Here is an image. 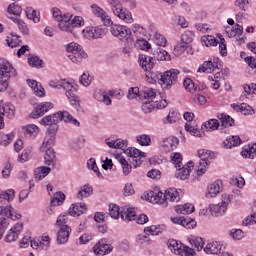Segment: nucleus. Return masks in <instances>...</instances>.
Segmentation results:
<instances>
[{
    "label": "nucleus",
    "mask_w": 256,
    "mask_h": 256,
    "mask_svg": "<svg viewBox=\"0 0 256 256\" xmlns=\"http://www.w3.org/2000/svg\"><path fill=\"white\" fill-rule=\"evenodd\" d=\"M49 86L53 89H65L66 97L72 103L73 107H75V109H79V98L75 94L77 90L71 83L66 80H51L49 82Z\"/></svg>",
    "instance_id": "nucleus-1"
},
{
    "label": "nucleus",
    "mask_w": 256,
    "mask_h": 256,
    "mask_svg": "<svg viewBox=\"0 0 256 256\" xmlns=\"http://www.w3.org/2000/svg\"><path fill=\"white\" fill-rule=\"evenodd\" d=\"M11 77H17V70L11 63L0 58V93L9 88Z\"/></svg>",
    "instance_id": "nucleus-2"
},
{
    "label": "nucleus",
    "mask_w": 256,
    "mask_h": 256,
    "mask_svg": "<svg viewBox=\"0 0 256 256\" xmlns=\"http://www.w3.org/2000/svg\"><path fill=\"white\" fill-rule=\"evenodd\" d=\"M171 161L174 163L175 168L177 169L176 178L181 179V181H185L191 175V169H193V162L190 161L186 165L183 166V157H181L180 153H174L171 156Z\"/></svg>",
    "instance_id": "nucleus-3"
},
{
    "label": "nucleus",
    "mask_w": 256,
    "mask_h": 256,
    "mask_svg": "<svg viewBox=\"0 0 256 256\" xmlns=\"http://www.w3.org/2000/svg\"><path fill=\"white\" fill-rule=\"evenodd\" d=\"M110 217L112 219H121L123 221H133L135 219V208H119L116 204L110 205Z\"/></svg>",
    "instance_id": "nucleus-4"
},
{
    "label": "nucleus",
    "mask_w": 256,
    "mask_h": 256,
    "mask_svg": "<svg viewBox=\"0 0 256 256\" xmlns=\"http://www.w3.org/2000/svg\"><path fill=\"white\" fill-rule=\"evenodd\" d=\"M181 72L177 69H170L160 74L159 85L162 89H171L177 83Z\"/></svg>",
    "instance_id": "nucleus-5"
},
{
    "label": "nucleus",
    "mask_w": 256,
    "mask_h": 256,
    "mask_svg": "<svg viewBox=\"0 0 256 256\" xmlns=\"http://www.w3.org/2000/svg\"><path fill=\"white\" fill-rule=\"evenodd\" d=\"M108 3L116 17L122 19L124 23H133V16H131V12L123 9L121 0H108Z\"/></svg>",
    "instance_id": "nucleus-6"
},
{
    "label": "nucleus",
    "mask_w": 256,
    "mask_h": 256,
    "mask_svg": "<svg viewBox=\"0 0 256 256\" xmlns=\"http://www.w3.org/2000/svg\"><path fill=\"white\" fill-rule=\"evenodd\" d=\"M197 155L200 159L198 162L197 175H205L207 166L209 165V159H213V157H215V153L206 149H200L198 150Z\"/></svg>",
    "instance_id": "nucleus-7"
},
{
    "label": "nucleus",
    "mask_w": 256,
    "mask_h": 256,
    "mask_svg": "<svg viewBox=\"0 0 256 256\" xmlns=\"http://www.w3.org/2000/svg\"><path fill=\"white\" fill-rule=\"evenodd\" d=\"M195 39V34L191 31H185L181 36V42L174 47V55H181L189 49Z\"/></svg>",
    "instance_id": "nucleus-8"
},
{
    "label": "nucleus",
    "mask_w": 256,
    "mask_h": 256,
    "mask_svg": "<svg viewBox=\"0 0 256 256\" xmlns=\"http://www.w3.org/2000/svg\"><path fill=\"white\" fill-rule=\"evenodd\" d=\"M229 203H231V196L227 194L222 195V202L220 204H210L209 205V211L211 213L212 217H221L225 215V212L227 211V207L229 206Z\"/></svg>",
    "instance_id": "nucleus-9"
},
{
    "label": "nucleus",
    "mask_w": 256,
    "mask_h": 256,
    "mask_svg": "<svg viewBox=\"0 0 256 256\" xmlns=\"http://www.w3.org/2000/svg\"><path fill=\"white\" fill-rule=\"evenodd\" d=\"M111 34L113 37L120 39V41H131L133 39L131 29L127 28V26L114 25L111 27Z\"/></svg>",
    "instance_id": "nucleus-10"
},
{
    "label": "nucleus",
    "mask_w": 256,
    "mask_h": 256,
    "mask_svg": "<svg viewBox=\"0 0 256 256\" xmlns=\"http://www.w3.org/2000/svg\"><path fill=\"white\" fill-rule=\"evenodd\" d=\"M5 115L8 117V119H13L15 117V106L11 103H6L5 106H3V100L0 101V129H3L5 127V122L3 120V117Z\"/></svg>",
    "instance_id": "nucleus-11"
},
{
    "label": "nucleus",
    "mask_w": 256,
    "mask_h": 256,
    "mask_svg": "<svg viewBox=\"0 0 256 256\" xmlns=\"http://www.w3.org/2000/svg\"><path fill=\"white\" fill-rule=\"evenodd\" d=\"M57 126H51L48 128V132L44 138V141L40 147V151H46L47 149H53L55 145V133H57Z\"/></svg>",
    "instance_id": "nucleus-12"
},
{
    "label": "nucleus",
    "mask_w": 256,
    "mask_h": 256,
    "mask_svg": "<svg viewBox=\"0 0 256 256\" xmlns=\"http://www.w3.org/2000/svg\"><path fill=\"white\" fill-rule=\"evenodd\" d=\"M204 251L207 253V255H217V256H233V254H230L229 252H223V245L219 242H211L208 243Z\"/></svg>",
    "instance_id": "nucleus-13"
},
{
    "label": "nucleus",
    "mask_w": 256,
    "mask_h": 256,
    "mask_svg": "<svg viewBox=\"0 0 256 256\" xmlns=\"http://www.w3.org/2000/svg\"><path fill=\"white\" fill-rule=\"evenodd\" d=\"M91 10L93 15H95V17H99L102 21V23H104V25L106 26H110L113 25V21H111V16L109 14H107V12L101 8L99 5L97 4H92L91 5Z\"/></svg>",
    "instance_id": "nucleus-14"
},
{
    "label": "nucleus",
    "mask_w": 256,
    "mask_h": 256,
    "mask_svg": "<svg viewBox=\"0 0 256 256\" xmlns=\"http://www.w3.org/2000/svg\"><path fill=\"white\" fill-rule=\"evenodd\" d=\"M146 200L150 203H156L157 205H163V207H167V194L166 192H153L150 191L146 195Z\"/></svg>",
    "instance_id": "nucleus-15"
},
{
    "label": "nucleus",
    "mask_w": 256,
    "mask_h": 256,
    "mask_svg": "<svg viewBox=\"0 0 256 256\" xmlns=\"http://www.w3.org/2000/svg\"><path fill=\"white\" fill-rule=\"evenodd\" d=\"M124 153L126 155H129L132 157V161L134 162V167H139L141 163H143V160L145 159V152H142L141 150L137 148H129L124 150Z\"/></svg>",
    "instance_id": "nucleus-16"
},
{
    "label": "nucleus",
    "mask_w": 256,
    "mask_h": 256,
    "mask_svg": "<svg viewBox=\"0 0 256 256\" xmlns=\"http://www.w3.org/2000/svg\"><path fill=\"white\" fill-rule=\"evenodd\" d=\"M93 251L95 255H109L111 251H113V245L107 243L106 239H101L97 242V244L93 247Z\"/></svg>",
    "instance_id": "nucleus-17"
},
{
    "label": "nucleus",
    "mask_w": 256,
    "mask_h": 256,
    "mask_svg": "<svg viewBox=\"0 0 256 256\" xmlns=\"http://www.w3.org/2000/svg\"><path fill=\"white\" fill-rule=\"evenodd\" d=\"M21 231H23V222L17 223L16 225H14L13 228H11L5 239L7 241V243H13V241H15L16 239H19V235L21 234Z\"/></svg>",
    "instance_id": "nucleus-18"
},
{
    "label": "nucleus",
    "mask_w": 256,
    "mask_h": 256,
    "mask_svg": "<svg viewBox=\"0 0 256 256\" xmlns=\"http://www.w3.org/2000/svg\"><path fill=\"white\" fill-rule=\"evenodd\" d=\"M222 188L223 182H221V180H217L214 183L210 184L207 188L206 198L213 199V197H217V195L221 193Z\"/></svg>",
    "instance_id": "nucleus-19"
},
{
    "label": "nucleus",
    "mask_w": 256,
    "mask_h": 256,
    "mask_svg": "<svg viewBox=\"0 0 256 256\" xmlns=\"http://www.w3.org/2000/svg\"><path fill=\"white\" fill-rule=\"evenodd\" d=\"M69 235H71V227L68 225H63L60 227L57 234L58 245H65L69 241Z\"/></svg>",
    "instance_id": "nucleus-20"
},
{
    "label": "nucleus",
    "mask_w": 256,
    "mask_h": 256,
    "mask_svg": "<svg viewBox=\"0 0 256 256\" xmlns=\"http://www.w3.org/2000/svg\"><path fill=\"white\" fill-rule=\"evenodd\" d=\"M139 64L143 70L152 71L153 67H155V58L141 54L139 55Z\"/></svg>",
    "instance_id": "nucleus-21"
},
{
    "label": "nucleus",
    "mask_w": 256,
    "mask_h": 256,
    "mask_svg": "<svg viewBox=\"0 0 256 256\" xmlns=\"http://www.w3.org/2000/svg\"><path fill=\"white\" fill-rule=\"evenodd\" d=\"M53 108V103L51 102H43L37 105L35 108V113L31 114V117L33 119H37V117H41L47 113V111H50V109Z\"/></svg>",
    "instance_id": "nucleus-22"
},
{
    "label": "nucleus",
    "mask_w": 256,
    "mask_h": 256,
    "mask_svg": "<svg viewBox=\"0 0 256 256\" xmlns=\"http://www.w3.org/2000/svg\"><path fill=\"white\" fill-rule=\"evenodd\" d=\"M44 154V163L48 167H55L57 165V156L55 155V150L53 148H48L42 151Z\"/></svg>",
    "instance_id": "nucleus-23"
},
{
    "label": "nucleus",
    "mask_w": 256,
    "mask_h": 256,
    "mask_svg": "<svg viewBox=\"0 0 256 256\" xmlns=\"http://www.w3.org/2000/svg\"><path fill=\"white\" fill-rule=\"evenodd\" d=\"M105 143L111 149H122V151H125V149H127V140H123V139L113 140L111 138H108L105 140Z\"/></svg>",
    "instance_id": "nucleus-24"
},
{
    "label": "nucleus",
    "mask_w": 256,
    "mask_h": 256,
    "mask_svg": "<svg viewBox=\"0 0 256 256\" xmlns=\"http://www.w3.org/2000/svg\"><path fill=\"white\" fill-rule=\"evenodd\" d=\"M59 121H62V112H57L50 116H46L41 120V125H57Z\"/></svg>",
    "instance_id": "nucleus-25"
},
{
    "label": "nucleus",
    "mask_w": 256,
    "mask_h": 256,
    "mask_svg": "<svg viewBox=\"0 0 256 256\" xmlns=\"http://www.w3.org/2000/svg\"><path fill=\"white\" fill-rule=\"evenodd\" d=\"M87 211V206L85 203H76L72 204V206L69 209V214L72 217H79L80 215H83Z\"/></svg>",
    "instance_id": "nucleus-26"
},
{
    "label": "nucleus",
    "mask_w": 256,
    "mask_h": 256,
    "mask_svg": "<svg viewBox=\"0 0 256 256\" xmlns=\"http://www.w3.org/2000/svg\"><path fill=\"white\" fill-rule=\"evenodd\" d=\"M91 195H93V186H91L89 184H85L84 186H82L80 188L76 197L80 201H83V199H85L87 197H91Z\"/></svg>",
    "instance_id": "nucleus-27"
},
{
    "label": "nucleus",
    "mask_w": 256,
    "mask_h": 256,
    "mask_svg": "<svg viewBox=\"0 0 256 256\" xmlns=\"http://www.w3.org/2000/svg\"><path fill=\"white\" fill-rule=\"evenodd\" d=\"M27 83L31 89H33L35 95L37 97H45V88L43 86L39 85V82L35 80H27Z\"/></svg>",
    "instance_id": "nucleus-28"
},
{
    "label": "nucleus",
    "mask_w": 256,
    "mask_h": 256,
    "mask_svg": "<svg viewBox=\"0 0 256 256\" xmlns=\"http://www.w3.org/2000/svg\"><path fill=\"white\" fill-rule=\"evenodd\" d=\"M68 58L72 63H82L83 59H87V53L80 48L78 51L68 55Z\"/></svg>",
    "instance_id": "nucleus-29"
},
{
    "label": "nucleus",
    "mask_w": 256,
    "mask_h": 256,
    "mask_svg": "<svg viewBox=\"0 0 256 256\" xmlns=\"http://www.w3.org/2000/svg\"><path fill=\"white\" fill-rule=\"evenodd\" d=\"M51 173V168L47 166H41L34 170V177L36 181H41V179H45L47 175Z\"/></svg>",
    "instance_id": "nucleus-30"
},
{
    "label": "nucleus",
    "mask_w": 256,
    "mask_h": 256,
    "mask_svg": "<svg viewBox=\"0 0 256 256\" xmlns=\"http://www.w3.org/2000/svg\"><path fill=\"white\" fill-rule=\"evenodd\" d=\"M171 221L174 222L176 225H182V227H187L188 229H193L195 225H197V222L194 220L189 221L183 217H173L171 218Z\"/></svg>",
    "instance_id": "nucleus-31"
},
{
    "label": "nucleus",
    "mask_w": 256,
    "mask_h": 256,
    "mask_svg": "<svg viewBox=\"0 0 256 256\" xmlns=\"http://www.w3.org/2000/svg\"><path fill=\"white\" fill-rule=\"evenodd\" d=\"M153 58H154V63L155 60L157 59V61H171V55H169V53L161 48H157L154 52H153Z\"/></svg>",
    "instance_id": "nucleus-32"
},
{
    "label": "nucleus",
    "mask_w": 256,
    "mask_h": 256,
    "mask_svg": "<svg viewBox=\"0 0 256 256\" xmlns=\"http://www.w3.org/2000/svg\"><path fill=\"white\" fill-rule=\"evenodd\" d=\"M225 33L228 37H241L243 35V26L236 24L233 28L226 27Z\"/></svg>",
    "instance_id": "nucleus-33"
},
{
    "label": "nucleus",
    "mask_w": 256,
    "mask_h": 256,
    "mask_svg": "<svg viewBox=\"0 0 256 256\" xmlns=\"http://www.w3.org/2000/svg\"><path fill=\"white\" fill-rule=\"evenodd\" d=\"M168 249L175 255H183V243H179L177 240H169Z\"/></svg>",
    "instance_id": "nucleus-34"
},
{
    "label": "nucleus",
    "mask_w": 256,
    "mask_h": 256,
    "mask_svg": "<svg viewBox=\"0 0 256 256\" xmlns=\"http://www.w3.org/2000/svg\"><path fill=\"white\" fill-rule=\"evenodd\" d=\"M215 69H219V65L214 64L211 60L205 61L198 69V73H213Z\"/></svg>",
    "instance_id": "nucleus-35"
},
{
    "label": "nucleus",
    "mask_w": 256,
    "mask_h": 256,
    "mask_svg": "<svg viewBox=\"0 0 256 256\" xmlns=\"http://www.w3.org/2000/svg\"><path fill=\"white\" fill-rule=\"evenodd\" d=\"M243 141L239 136H229L225 141H224V146L226 149H231V147H239Z\"/></svg>",
    "instance_id": "nucleus-36"
},
{
    "label": "nucleus",
    "mask_w": 256,
    "mask_h": 256,
    "mask_svg": "<svg viewBox=\"0 0 256 256\" xmlns=\"http://www.w3.org/2000/svg\"><path fill=\"white\" fill-rule=\"evenodd\" d=\"M166 200L172 202L181 201V194H179L178 190L175 188H169L166 190Z\"/></svg>",
    "instance_id": "nucleus-37"
},
{
    "label": "nucleus",
    "mask_w": 256,
    "mask_h": 256,
    "mask_svg": "<svg viewBox=\"0 0 256 256\" xmlns=\"http://www.w3.org/2000/svg\"><path fill=\"white\" fill-rule=\"evenodd\" d=\"M178 145H179V139L175 136H170L163 141V147H167V149H170L171 151H174V149H177Z\"/></svg>",
    "instance_id": "nucleus-38"
},
{
    "label": "nucleus",
    "mask_w": 256,
    "mask_h": 256,
    "mask_svg": "<svg viewBox=\"0 0 256 256\" xmlns=\"http://www.w3.org/2000/svg\"><path fill=\"white\" fill-rule=\"evenodd\" d=\"M175 211L181 215H189L195 211V206L191 204L178 205L175 207Z\"/></svg>",
    "instance_id": "nucleus-39"
},
{
    "label": "nucleus",
    "mask_w": 256,
    "mask_h": 256,
    "mask_svg": "<svg viewBox=\"0 0 256 256\" xmlns=\"http://www.w3.org/2000/svg\"><path fill=\"white\" fill-rule=\"evenodd\" d=\"M201 43L205 47H215L219 45V40L215 36L204 35L201 37Z\"/></svg>",
    "instance_id": "nucleus-40"
},
{
    "label": "nucleus",
    "mask_w": 256,
    "mask_h": 256,
    "mask_svg": "<svg viewBox=\"0 0 256 256\" xmlns=\"http://www.w3.org/2000/svg\"><path fill=\"white\" fill-rule=\"evenodd\" d=\"M217 118L220 120L222 127H225V128L232 127L233 123H235V120H233L231 116L224 113L218 114Z\"/></svg>",
    "instance_id": "nucleus-41"
},
{
    "label": "nucleus",
    "mask_w": 256,
    "mask_h": 256,
    "mask_svg": "<svg viewBox=\"0 0 256 256\" xmlns=\"http://www.w3.org/2000/svg\"><path fill=\"white\" fill-rule=\"evenodd\" d=\"M242 157L245 159H255L256 156V143L248 146L241 152Z\"/></svg>",
    "instance_id": "nucleus-42"
},
{
    "label": "nucleus",
    "mask_w": 256,
    "mask_h": 256,
    "mask_svg": "<svg viewBox=\"0 0 256 256\" xmlns=\"http://www.w3.org/2000/svg\"><path fill=\"white\" fill-rule=\"evenodd\" d=\"M62 121L64 123H70L71 125H74L75 127H80L81 123L77 121V119L73 118L71 114L67 111H62Z\"/></svg>",
    "instance_id": "nucleus-43"
},
{
    "label": "nucleus",
    "mask_w": 256,
    "mask_h": 256,
    "mask_svg": "<svg viewBox=\"0 0 256 256\" xmlns=\"http://www.w3.org/2000/svg\"><path fill=\"white\" fill-rule=\"evenodd\" d=\"M63 201H65V194L57 192L51 200L50 205L51 207H59V205H63Z\"/></svg>",
    "instance_id": "nucleus-44"
},
{
    "label": "nucleus",
    "mask_w": 256,
    "mask_h": 256,
    "mask_svg": "<svg viewBox=\"0 0 256 256\" xmlns=\"http://www.w3.org/2000/svg\"><path fill=\"white\" fill-rule=\"evenodd\" d=\"M96 101L100 103H104V105H111L112 101L111 98L105 92H96L94 94Z\"/></svg>",
    "instance_id": "nucleus-45"
},
{
    "label": "nucleus",
    "mask_w": 256,
    "mask_h": 256,
    "mask_svg": "<svg viewBox=\"0 0 256 256\" xmlns=\"http://www.w3.org/2000/svg\"><path fill=\"white\" fill-rule=\"evenodd\" d=\"M140 97L147 99L148 101H152L157 97V92L153 88H146L142 92H140Z\"/></svg>",
    "instance_id": "nucleus-46"
},
{
    "label": "nucleus",
    "mask_w": 256,
    "mask_h": 256,
    "mask_svg": "<svg viewBox=\"0 0 256 256\" xmlns=\"http://www.w3.org/2000/svg\"><path fill=\"white\" fill-rule=\"evenodd\" d=\"M159 79H161V73L153 72L151 70L146 71V80L148 83H159Z\"/></svg>",
    "instance_id": "nucleus-47"
},
{
    "label": "nucleus",
    "mask_w": 256,
    "mask_h": 256,
    "mask_svg": "<svg viewBox=\"0 0 256 256\" xmlns=\"http://www.w3.org/2000/svg\"><path fill=\"white\" fill-rule=\"evenodd\" d=\"M27 19H31L34 23H39L41 18L37 16V10L33 9V7H27L25 9Z\"/></svg>",
    "instance_id": "nucleus-48"
},
{
    "label": "nucleus",
    "mask_w": 256,
    "mask_h": 256,
    "mask_svg": "<svg viewBox=\"0 0 256 256\" xmlns=\"http://www.w3.org/2000/svg\"><path fill=\"white\" fill-rule=\"evenodd\" d=\"M12 199H15V190L8 189L5 192H0V203H3V201H12Z\"/></svg>",
    "instance_id": "nucleus-49"
},
{
    "label": "nucleus",
    "mask_w": 256,
    "mask_h": 256,
    "mask_svg": "<svg viewBox=\"0 0 256 256\" xmlns=\"http://www.w3.org/2000/svg\"><path fill=\"white\" fill-rule=\"evenodd\" d=\"M25 135H33L34 137L39 133V127L35 124H29L27 126L22 127Z\"/></svg>",
    "instance_id": "nucleus-50"
},
{
    "label": "nucleus",
    "mask_w": 256,
    "mask_h": 256,
    "mask_svg": "<svg viewBox=\"0 0 256 256\" xmlns=\"http://www.w3.org/2000/svg\"><path fill=\"white\" fill-rule=\"evenodd\" d=\"M136 141L142 147H147L151 145V137L147 134H142L136 137Z\"/></svg>",
    "instance_id": "nucleus-51"
},
{
    "label": "nucleus",
    "mask_w": 256,
    "mask_h": 256,
    "mask_svg": "<svg viewBox=\"0 0 256 256\" xmlns=\"http://www.w3.org/2000/svg\"><path fill=\"white\" fill-rule=\"evenodd\" d=\"M185 130L188 131V133H191L194 137H203V135H205L204 132L199 131V129L189 123L185 124Z\"/></svg>",
    "instance_id": "nucleus-52"
},
{
    "label": "nucleus",
    "mask_w": 256,
    "mask_h": 256,
    "mask_svg": "<svg viewBox=\"0 0 256 256\" xmlns=\"http://www.w3.org/2000/svg\"><path fill=\"white\" fill-rule=\"evenodd\" d=\"M88 169H91L96 173L97 177L100 179H103V175H101V172H99V167H97V162H95V158H90L87 162Z\"/></svg>",
    "instance_id": "nucleus-53"
},
{
    "label": "nucleus",
    "mask_w": 256,
    "mask_h": 256,
    "mask_svg": "<svg viewBox=\"0 0 256 256\" xmlns=\"http://www.w3.org/2000/svg\"><path fill=\"white\" fill-rule=\"evenodd\" d=\"M23 9L21 8V6H19V4H15V3H11L8 6L7 12L10 13V15H16L17 17H19V15H21Z\"/></svg>",
    "instance_id": "nucleus-54"
},
{
    "label": "nucleus",
    "mask_w": 256,
    "mask_h": 256,
    "mask_svg": "<svg viewBox=\"0 0 256 256\" xmlns=\"http://www.w3.org/2000/svg\"><path fill=\"white\" fill-rule=\"evenodd\" d=\"M183 85L188 93H195L197 91V86H195V83L193 80H191V78L184 79Z\"/></svg>",
    "instance_id": "nucleus-55"
},
{
    "label": "nucleus",
    "mask_w": 256,
    "mask_h": 256,
    "mask_svg": "<svg viewBox=\"0 0 256 256\" xmlns=\"http://www.w3.org/2000/svg\"><path fill=\"white\" fill-rule=\"evenodd\" d=\"M161 232V227L155 225L144 228L145 235H159Z\"/></svg>",
    "instance_id": "nucleus-56"
},
{
    "label": "nucleus",
    "mask_w": 256,
    "mask_h": 256,
    "mask_svg": "<svg viewBox=\"0 0 256 256\" xmlns=\"http://www.w3.org/2000/svg\"><path fill=\"white\" fill-rule=\"evenodd\" d=\"M203 125L207 129H210L211 131H216V129H219V120L210 119L207 122H205Z\"/></svg>",
    "instance_id": "nucleus-57"
},
{
    "label": "nucleus",
    "mask_w": 256,
    "mask_h": 256,
    "mask_svg": "<svg viewBox=\"0 0 256 256\" xmlns=\"http://www.w3.org/2000/svg\"><path fill=\"white\" fill-rule=\"evenodd\" d=\"M70 25L72 27V31L74 27H83L85 25V20L81 16H75L71 21Z\"/></svg>",
    "instance_id": "nucleus-58"
},
{
    "label": "nucleus",
    "mask_w": 256,
    "mask_h": 256,
    "mask_svg": "<svg viewBox=\"0 0 256 256\" xmlns=\"http://www.w3.org/2000/svg\"><path fill=\"white\" fill-rule=\"evenodd\" d=\"M190 243L195 247V249H197V251H201V249H203V246L205 245V242L201 237H196L190 240Z\"/></svg>",
    "instance_id": "nucleus-59"
},
{
    "label": "nucleus",
    "mask_w": 256,
    "mask_h": 256,
    "mask_svg": "<svg viewBox=\"0 0 256 256\" xmlns=\"http://www.w3.org/2000/svg\"><path fill=\"white\" fill-rule=\"evenodd\" d=\"M141 97V92H139V87H131L128 90L127 99H137Z\"/></svg>",
    "instance_id": "nucleus-60"
},
{
    "label": "nucleus",
    "mask_w": 256,
    "mask_h": 256,
    "mask_svg": "<svg viewBox=\"0 0 256 256\" xmlns=\"http://www.w3.org/2000/svg\"><path fill=\"white\" fill-rule=\"evenodd\" d=\"M28 63L30 67H43V60L37 56H32L28 58Z\"/></svg>",
    "instance_id": "nucleus-61"
},
{
    "label": "nucleus",
    "mask_w": 256,
    "mask_h": 256,
    "mask_svg": "<svg viewBox=\"0 0 256 256\" xmlns=\"http://www.w3.org/2000/svg\"><path fill=\"white\" fill-rule=\"evenodd\" d=\"M119 163L122 166L123 173L125 175H129V173H131V165L129 164V162H127L125 158L121 157L119 159Z\"/></svg>",
    "instance_id": "nucleus-62"
},
{
    "label": "nucleus",
    "mask_w": 256,
    "mask_h": 256,
    "mask_svg": "<svg viewBox=\"0 0 256 256\" xmlns=\"http://www.w3.org/2000/svg\"><path fill=\"white\" fill-rule=\"evenodd\" d=\"M137 47H139L142 51H149L151 49V44L147 42L145 39H138L136 41Z\"/></svg>",
    "instance_id": "nucleus-63"
},
{
    "label": "nucleus",
    "mask_w": 256,
    "mask_h": 256,
    "mask_svg": "<svg viewBox=\"0 0 256 256\" xmlns=\"http://www.w3.org/2000/svg\"><path fill=\"white\" fill-rule=\"evenodd\" d=\"M13 137H15L13 134H3L1 137L0 145L2 147H7L13 141Z\"/></svg>",
    "instance_id": "nucleus-64"
}]
</instances>
